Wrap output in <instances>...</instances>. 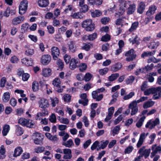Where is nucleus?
Listing matches in <instances>:
<instances>
[{
  "label": "nucleus",
  "mask_w": 161,
  "mask_h": 161,
  "mask_svg": "<svg viewBox=\"0 0 161 161\" xmlns=\"http://www.w3.org/2000/svg\"><path fill=\"white\" fill-rule=\"evenodd\" d=\"M148 98L147 97H142L137 100H134L132 102L129 104L128 108L130 109L138 108L137 106V104L142 102Z\"/></svg>",
  "instance_id": "4"
},
{
  "label": "nucleus",
  "mask_w": 161,
  "mask_h": 161,
  "mask_svg": "<svg viewBox=\"0 0 161 161\" xmlns=\"http://www.w3.org/2000/svg\"><path fill=\"white\" fill-rule=\"evenodd\" d=\"M49 4V0H39L38 4L39 6L42 7H45Z\"/></svg>",
  "instance_id": "29"
},
{
  "label": "nucleus",
  "mask_w": 161,
  "mask_h": 161,
  "mask_svg": "<svg viewBox=\"0 0 161 161\" xmlns=\"http://www.w3.org/2000/svg\"><path fill=\"white\" fill-rule=\"evenodd\" d=\"M125 56L126 57V60L127 61L133 60L136 57V55L133 49H131L126 52Z\"/></svg>",
  "instance_id": "9"
},
{
  "label": "nucleus",
  "mask_w": 161,
  "mask_h": 161,
  "mask_svg": "<svg viewBox=\"0 0 161 161\" xmlns=\"http://www.w3.org/2000/svg\"><path fill=\"white\" fill-rule=\"evenodd\" d=\"M154 66V64H148L145 67L143 68L144 69V71H145V73L147 71H150L151 70Z\"/></svg>",
  "instance_id": "51"
},
{
  "label": "nucleus",
  "mask_w": 161,
  "mask_h": 161,
  "mask_svg": "<svg viewBox=\"0 0 161 161\" xmlns=\"http://www.w3.org/2000/svg\"><path fill=\"white\" fill-rule=\"evenodd\" d=\"M138 38L137 36H136L135 37L134 39H132L131 38H130L129 39V41L130 43H131L132 44H134L135 43H136L137 44H139V42L137 40V39Z\"/></svg>",
  "instance_id": "57"
},
{
  "label": "nucleus",
  "mask_w": 161,
  "mask_h": 161,
  "mask_svg": "<svg viewBox=\"0 0 161 161\" xmlns=\"http://www.w3.org/2000/svg\"><path fill=\"white\" fill-rule=\"evenodd\" d=\"M68 45L69 50L73 53L75 52L76 49V47L75 45V42L72 41H70Z\"/></svg>",
  "instance_id": "33"
},
{
  "label": "nucleus",
  "mask_w": 161,
  "mask_h": 161,
  "mask_svg": "<svg viewBox=\"0 0 161 161\" xmlns=\"http://www.w3.org/2000/svg\"><path fill=\"white\" fill-rule=\"evenodd\" d=\"M148 85L147 81L143 82L141 86V91H161V87H158L156 88H148Z\"/></svg>",
  "instance_id": "12"
},
{
  "label": "nucleus",
  "mask_w": 161,
  "mask_h": 161,
  "mask_svg": "<svg viewBox=\"0 0 161 161\" xmlns=\"http://www.w3.org/2000/svg\"><path fill=\"white\" fill-rule=\"evenodd\" d=\"M133 147L132 146H129L125 149L124 153L125 154H129L133 150Z\"/></svg>",
  "instance_id": "54"
},
{
  "label": "nucleus",
  "mask_w": 161,
  "mask_h": 161,
  "mask_svg": "<svg viewBox=\"0 0 161 161\" xmlns=\"http://www.w3.org/2000/svg\"><path fill=\"white\" fill-rule=\"evenodd\" d=\"M23 152V149L20 147H16L14 151V156L17 157L20 156Z\"/></svg>",
  "instance_id": "30"
},
{
  "label": "nucleus",
  "mask_w": 161,
  "mask_h": 161,
  "mask_svg": "<svg viewBox=\"0 0 161 161\" xmlns=\"http://www.w3.org/2000/svg\"><path fill=\"white\" fill-rule=\"evenodd\" d=\"M159 45L158 42H152L148 46V47L151 49H153L156 48Z\"/></svg>",
  "instance_id": "48"
},
{
  "label": "nucleus",
  "mask_w": 161,
  "mask_h": 161,
  "mask_svg": "<svg viewBox=\"0 0 161 161\" xmlns=\"http://www.w3.org/2000/svg\"><path fill=\"white\" fill-rule=\"evenodd\" d=\"M52 74V70L49 68H45L42 69V75L45 77H48Z\"/></svg>",
  "instance_id": "20"
},
{
  "label": "nucleus",
  "mask_w": 161,
  "mask_h": 161,
  "mask_svg": "<svg viewBox=\"0 0 161 161\" xmlns=\"http://www.w3.org/2000/svg\"><path fill=\"white\" fill-rule=\"evenodd\" d=\"M69 137V135L66 134V136L62 137L63 142H62V145L68 148L71 147L74 145V143L72 139H69L66 141Z\"/></svg>",
  "instance_id": "6"
},
{
  "label": "nucleus",
  "mask_w": 161,
  "mask_h": 161,
  "mask_svg": "<svg viewBox=\"0 0 161 161\" xmlns=\"http://www.w3.org/2000/svg\"><path fill=\"white\" fill-rule=\"evenodd\" d=\"M124 117L122 115H119L114 121V125H116L122 121Z\"/></svg>",
  "instance_id": "56"
},
{
  "label": "nucleus",
  "mask_w": 161,
  "mask_h": 161,
  "mask_svg": "<svg viewBox=\"0 0 161 161\" xmlns=\"http://www.w3.org/2000/svg\"><path fill=\"white\" fill-rule=\"evenodd\" d=\"M146 138V136L145 133L143 132L140 134L139 140L136 144L137 148L140 147L142 146Z\"/></svg>",
  "instance_id": "19"
},
{
  "label": "nucleus",
  "mask_w": 161,
  "mask_h": 161,
  "mask_svg": "<svg viewBox=\"0 0 161 161\" xmlns=\"http://www.w3.org/2000/svg\"><path fill=\"white\" fill-rule=\"evenodd\" d=\"M71 16L73 19H81L83 18L84 15L81 12H76L72 14Z\"/></svg>",
  "instance_id": "31"
},
{
  "label": "nucleus",
  "mask_w": 161,
  "mask_h": 161,
  "mask_svg": "<svg viewBox=\"0 0 161 161\" xmlns=\"http://www.w3.org/2000/svg\"><path fill=\"white\" fill-rule=\"evenodd\" d=\"M29 25L28 23L23 24L21 26V30L22 33H25L29 29Z\"/></svg>",
  "instance_id": "44"
},
{
  "label": "nucleus",
  "mask_w": 161,
  "mask_h": 161,
  "mask_svg": "<svg viewBox=\"0 0 161 161\" xmlns=\"http://www.w3.org/2000/svg\"><path fill=\"white\" fill-rule=\"evenodd\" d=\"M93 75L89 73H86L85 75L84 79L86 81H89L92 78Z\"/></svg>",
  "instance_id": "55"
},
{
  "label": "nucleus",
  "mask_w": 161,
  "mask_h": 161,
  "mask_svg": "<svg viewBox=\"0 0 161 161\" xmlns=\"http://www.w3.org/2000/svg\"><path fill=\"white\" fill-rule=\"evenodd\" d=\"M25 19L24 16H19L14 18L12 21V23L14 25H17L22 23Z\"/></svg>",
  "instance_id": "17"
},
{
  "label": "nucleus",
  "mask_w": 161,
  "mask_h": 161,
  "mask_svg": "<svg viewBox=\"0 0 161 161\" xmlns=\"http://www.w3.org/2000/svg\"><path fill=\"white\" fill-rule=\"evenodd\" d=\"M25 48V54L26 55H31L34 54V50L30 46H26Z\"/></svg>",
  "instance_id": "28"
},
{
  "label": "nucleus",
  "mask_w": 161,
  "mask_h": 161,
  "mask_svg": "<svg viewBox=\"0 0 161 161\" xmlns=\"http://www.w3.org/2000/svg\"><path fill=\"white\" fill-rule=\"evenodd\" d=\"M152 94L153 95V98L154 100L159 98L161 96V91H153Z\"/></svg>",
  "instance_id": "40"
},
{
  "label": "nucleus",
  "mask_w": 161,
  "mask_h": 161,
  "mask_svg": "<svg viewBox=\"0 0 161 161\" xmlns=\"http://www.w3.org/2000/svg\"><path fill=\"white\" fill-rule=\"evenodd\" d=\"M80 97L83 100L81 99L79 100V103L80 104H82L84 106H86L88 105V100L86 98L87 95L85 93H83L80 95Z\"/></svg>",
  "instance_id": "14"
},
{
  "label": "nucleus",
  "mask_w": 161,
  "mask_h": 161,
  "mask_svg": "<svg viewBox=\"0 0 161 161\" xmlns=\"http://www.w3.org/2000/svg\"><path fill=\"white\" fill-rule=\"evenodd\" d=\"M139 23L137 21H136L132 23L131 26L129 29L128 31L130 32H132L135 31L138 27Z\"/></svg>",
  "instance_id": "35"
},
{
  "label": "nucleus",
  "mask_w": 161,
  "mask_h": 161,
  "mask_svg": "<svg viewBox=\"0 0 161 161\" xmlns=\"http://www.w3.org/2000/svg\"><path fill=\"white\" fill-rule=\"evenodd\" d=\"M33 137L34 138V143L35 144L40 145L43 144V138L40 133L37 132L34 133L33 135Z\"/></svg>",
  "instance_id": "11"
},
{
  "label": "nucleus",
  "mask_w": 161,
  "mask_h": 161,
  "mask_svg": "<svg viewBox=\"0 0 161 161\" xmlns=\"http://www.w3.org/2000/svg\"><path fill=\"white\" fill-rule=\"evenodd\" d=\"M109 143V141L108 140L105 141L104 142H102V143L100 145H98L99 147V148H101L102 149H104L106 147Z\"/></svg>",
  "instance_id": "59"
},
{
  "label": "nucleus",
  "mask_w": 161,
  "mask_h": 161,
  "mask_svg": "<svg viewBox=\"0 0 161 161\" xmlns=\"http://www.w3.org/2000/svg\"><path fill=\"white\" fill-rule=\"evenodd\" d=\"M48 114L47 111L44 110V112H38L37 113L35 117V119L36 120H42L43 119L42 118L44 117L46 115Z\"/></svg>",
  "instance_id": "21"
},
{
  "label": "nucleus",
  "mask_w": 161,
  "mask_h": 161,
  "mask_svg": "<svg viewBox=\"0 0 161 161\" xmlns=\"http://www.w3.org/2000/svg\"><path fill=\"white\" fill-rule=\"evenodd\" d=\"M6 82V79L5 77H3L0 80V86L1 87H3Z\"/></svg>",
  "instance_id": "63"
},
{
  "label": "nucleus",
  "mask_w": 161,
  "mask_h": 161,
  "mask_svg": "<svg viewBox=\"0 0 161 161\" xmlns=\"http://www.w3.org/2000/svg\"><path fill=\"white\" fill-rule=\"evenodd\" d=\"M45 149L44 147H38L35 149V151L37 153H41L44 151Z\"/></svg>",
  "instance_id": "58"
},
{
  "label": "nucleus",
  "mask_w": 161,
  "mask_h": 161,
  "mask_svg": "<svg viewBox=\"0 0 161 161\" xmlns=\"http://www.w3.org/2000/svg\"><path fill=\"white\" fill-rule=\"evenodd\" d=\"M28 121L27 123V125L26 127L29 128H33L35 126V123L34 121L32 120L28 119Z\"/></svg>",
  "instance_id": "53"
},
{
  "label": "nucleus",
  "mask_w": 161,
  "mask_h": 161,
  "mask_svg": "<svg viewBox=\"0 0 161 161\" xmlns=\"http://www.w3.org/2000/svg\"><path fill=\"white\" fill-rule=\"evenodd\" d=\"M135 95V93L134 92H131L128 94L125 95L123 97L125 100H128L131 98Z\"/></svg>",
  "instance_id": "62"
},
{
  "label": "nucleus",
  "mask_w": 161,
  "mask_h": 161,
  "mask_svg": "<svg viewBox=\"0 0 161 161\" xmlns=\"http://www.w3.org/2000/svg\"><path fill=\"white\" fill-rule=\"evenodd\" d=\"M92 45L91 43H84V45L82 47V49L86 51H88L90 50Z\"/></svg>",
  "instance_id": "47"
},
{
  "label": "nucleus",
  "mask_w": 161,
  "mask_h": 161,
  "mask_svg": "<svg viewBox=\"0 0 161 161\" xmlns=\"http://www.w3.org/2000/svg\"><path fill=\"white\" fill-rule=\"evenodd\" d=\"M110 39V36L108 34H106L103 36L101 38V40L103 42H107Z\"/></svg>",
  "instance_id": "64"
},
{
  "label": "nucleus",
  "mask_w": 161,
  "mask_h": 161,
  "mask_svg": "<svg viewBox=\"0 0 161 161\" xmlns=\"http://www.w3.org/2000/svg\"><path fill=\"white\" fill-rule=\"evenodd\" d=\"M119 2L120 3L119 5V9L118 13H115V16L117 17L122 15L124 13L125 8H127V3H126L129 1H125V0H118Z\"/></svg>",
  "instance_id": "1"
},
{
  "label": "nucleus",
  "mask_w": 161,
  "mask_h": 161,
  "mask_svg": "<svg viewBox=\"0 0 161 161\" xmlns=\"http://www.w3.org/2000/svg\"><path fill=\"white\" fill-rule=\"evenodd\" d=\"M145 147H143L140 148L138 151V153L140 154V155L138 157H140V159L143 156H144L145 158H147L149 155L150 149H145Z\"/></svg>",
  "instance_id": "10"
},
{
  "label": "nucleus",
  "mask_w": 161,
  "mask_h": 161,
  "mask_svg": "<svg viewBox=\"0 0 161 161\" xmlns=\"http://www.w3.org/2000/svg\"><path fill=\"white\" fill-rule=\"evenodd\" d=\"M79 60L78 59L72 58L71 59L70 63V67L71 69H73L76 67Z\"/></svg>",
  "instance_id": "27"
},
{
  "label": "nucleus",
  "mask_w": 161,
  "mask_h": 161,
  "mask_svg": "<svg viewBox=\"0 0 161 161\" xmlns=\"http://www.w3.org/2000/svg\"><path fill=\"white\" fill-rule=\"evenodd\" d=\"M82 25L87 31H92L95 29V25L91 19H87L84 21Z\"/></svg>",
  "instance_id": "2"
},
{
  "label": "nucleus",
  "mask_w": 161,
  "mask_h": 161,
  "mask_svg": "<svg viewBox=\"0 0 161 161\" xmlns=\"http://www.w3.org/2000/svg\"><path fill=\"white\" fill-rule=\"evenodd\" d=\"M120 129V126L119 125L115 126L112 130V134L114 136L119 133Z\"/></svg>",
  "instance_id": "50"
},
{
  "label": "nucleus",
  "mask_w": 161,
  "mask_h": 161,
  "mask_svg": "<svg viewBox=\"0 0 161 161\" xmlns=\"http://www.w3.org/2000/svg\"><path fill=\"white\" fill-rule=\"evenodd\" d=\"M39 107L41 108L45 109L48 107L49 103L47 100L42 98L38 102Z\"/></svg>",
  "instance_id": "13"
},
{
  "label": "nucleus",
  "mask_w": 161,
  "mask_h": 161,
  "mask_svg": "<svg viewBox=\"0 0 161 161\" xmlns=\"http://www.w3.org/2000/svg\"><path fill=\"white\" fill-rule=\"evenodd\" d=\"M119 76V73H114L112 74L108 77V80L110 81H113L116 80Z\"/></svg>",
  "instance_id": "41"
},
{
  "label": "nucleus",
  "mask_w": 161,
  "mask_h": 161,
  "mask_svg": "<svg viewBox=\"0 0 161 161\" xmlns=\"http://www.w3.org/2000/svg\"><path fill=\"white\" fill-rule=\"evenodd\" d=\"M102 14V12L100 10H96L92 12L91 13L92 17L94 18L100 16Z\"/></svg>",
  "instance_id": "43"
},
{
  "label": "nucleus",
  "mask_w": 161,
  "mask_h": 161,
  "mask_svg": "<svg viewBox=\"0 0 161 161\" xmlns=\"http://www.w3.org/2000/svg\"><path fill=\"white\" fill-rule=\"evenodd\" d=\"M6 153V149L3 145H1L0 149V159H3L6 157L5 155Z\"/></svg>",
  "instance_id": "32"
},
{
  "label": "nucleus",
  "mask_w": 161,
  "mask_h": 161,
  "mask_svg": "<svg viewBox=\"0 0 161 161\" xmlns=\"http://www.w3.org/2000/svg\"><path fill=\"white\" fill-rule=\"evenodd\" d=\"M97 91H93L92 93V95L93 99H96L97 101L101 100L103 97L102 94L98 95Z\"/></svg>",
  "instance_id": "26"
},
{
  "label": "nucleus",
  "mask_w": 161,
  "mask_h": 161,
  "mask_svg": "<svg viewBox=\"0 0 161 161\" xmlns=\"http://www.w3.org/2000/svg\"><path fill=\"white\" fill-rule=\"evenodd\" d=\"M51 58L49 55H43L41 58V63L44 65H47L50 62Z\"/></svg>",
  "instance_id": "16"
},
{
  "label": "nucleus",
  "mask_w": 161,
  "mask_h": 161,
  "mask_svg": "<svg viewBox=\"0 0 161 161\" xmlns=\"http://www.w3.org/2000/svg\"><path fill=\"white\" fill-rule=\"evenodd\" d=\"M156 9L157 7L155 5H152L151 6L146 13V15L148 16H150L155 13Z\"/></svg>",
  "instance_id": "22"
},
{
  "label": "nucleus",
  "mask_w": 161,
  "mask_h": 161,
  "mask_svg": "<svg viewBox=\"0 0 161 161\" xmlns=\"http://www.w3.org/2000/svg\"><path fill=\"white\" fill-rule=\"evenodd\" d=\"M159 119L158 118H156L154 120H150L146 125L145 127L147 128H149L150 130H152L156 126L159 125Z\"/></svg>",
  "instance_id": "5"
},
{
  "label": "nucleus",
  "mask_w": 161,
  "mask_h": 161,
  "mask_svg": "<svg viewBox=\"0 0 161 161\" xmlns=\"http://www.w3.org/2000/svg\"><path fill=\"white\" fill-rule=\"evenodd\" d=\"M10 98V94L8 92H5L2 97V100L3 102L4 103L8 102Z\"/></svg>",
  "instance_id": "38"
},
{
  "label": "nucleus",
  "mask_w": 161,
  "mask_h": 161,
  "mask_svg": "<svg viewBox=\"0 0 161 161\" xmlns=\"http://www.w3.org/2000/svg\"><path fill=\"white\" fill-rule=\"evenodd\" d=\"M51 50L53 58L54 60L57 59L60 53L58 48L56 47H53L51 48Z\"/></svg>",
  "instance_id": "15"
},
{
  "label": "nucleus",
  "mask_w": 161,
  "mask_h": 161,
  "mask_svg": "<svg viewBox=\"0 0 161 161\" xmlns=\"http://www.w3.org/2000/svg\"><path fill=\"white\" fill-rule=\"evenodd\" d=\"M22 63L27 66H31L32 65L33 60L31 58H24L21 60Z\"/></svg>",
  "instance_id": "24"
},
{
  "label": "nucleus",
  "mask_w": 161,
  "mask_h": 161,
  "mask_svg": "<svg viewBox=\"0 0 161 161\" xmlns=\"http://www.w3.org/2000/svg\"><path fill=\"white\" fill-rule=\"evenodd\" d=\"M28 2L26 0L22 1L19 6V13L22 15L25 13L28 7Z\"/></svg>",
  "instance_id": "7"
},
{
  "label": "nucleus",
  "mask_w": 161,
  "mask_h": 161,
  "mask_svg": "<svg viewBox=\"0 0 161 161\" xmlns=\"http://www.w3.org/2000/svg\"><path fill=\"white\" fill-rule=\"evenodd\" d=\"M129 7L127 8V14L130 15L134 13L136 10V4L134 3H132L131 1H127L126 3Z\"/></svg>",
  "instance_id": "8"
},
{
  "label": "nucleus",
  "mask_w": 161,
  "mask_h": 161,
  "mask_svg": "<svg viewBox=\"0 0 161 161\" xmlns=\"http://www.w3.org/2000/svg\"><path fill=\"white\" fill-rule=\"evenodd\" d=\"M122 67V65L120 63H117L113 65L111 68V69L114 72H116L119 70Z\"/></svg>",
  "instance_id": "37"
},
{
  "label": "nucleus",
  "mask_w": 161,
  "mask_h": 161,
  "mask_svg": "<svg viewBox=\"0 0 161 161\" xmlns=\"http://www.w3.org/2000/svg\"><path fill=\"white\" fill-rule=\"evenodd\" d=\"M61 82L59 78H55L53 81L52 84L55 86L59 87L60 84Z\"/></svg>",
  "instance_id": "46"
},
{
  "label": "nucleus",
  "mask_w": 161,
  "mask_h": 161,
  "mask_svg": "<svg viewBox=\"0 0 161 161\" xmlns=\"http://www.w3.org/2000/svg\"><path fill=\"white\" fill-rule=\"evenodd\" d=\"M146 119L145 116H143L140 118L136 124V126L138 128H140L142 125L144 120Z\"/></svg>",
  "instance_id": "42"
},
{
  "label": "nucleus",
  "mask_w": 161,
  "mask_h": 161,
  "mask_svg": "<svg viewBox=\"0 0 161 161\" xmlns=\"http://www.w3.org/2000/svg\"><path fill=\"white\" fill-rule=\"evenodd\" d=\"M145 5L144 3L143 2H140L138 4L137 12L140 14H142L145 9Z\"/></svg>",
  "instance_id": "23"
},
{
  "label": "nucleus",
  "mask_w": 161,
  "mask_h": 161,
  "mask_svg": "<svg viewBox=\"0 0 161 161\" xmlns=\"http://www.w3.org/2000/svg\"><path fill=\"white\" fill-rule=\"evenodd\" d=\"M47 85L45 84H41V86H40L38 82L36 81H34L32 83V88L33 91H37L40 90H46L47 89Z\"/></svg>",
  "instance_id": "3"
},
{
  "label": "nucleus",
  "mask_w": 161,
  "mask_h": 161,
  "mask_svg": "<svg viewBox=\"0 0 161 161\" xmlns=\"http://www.w3.org/2000/svg\"><path fill=\"white\" fill-rule=\"evenodd\" d=\"M108 70L107 68H105L103 69H101L99 70V73L101 75H103L106 74Z\"/></svg>",
  "instance_id": "61"
},
{
  "label": "nucleus",
  "mask_w": 161,
  "mask_h": 161,
  "mask_svg": "<svg viewBox=\"0 0 161 161\" xmlns=\"http://www.w3.org/2000/svg\"><path fill=\"white\" fill-rule=\"evenodd\" d=\"M58 119L61 123L68 125L69 123V120L67 118H61L60 117H58Z\"/></svg>",
  "instance_id": "45"
},
{
  "label": "nucleus",
  "mask_w": 161,
  "mask_h": 161,
  "mask_svg": "<svg viewBox=\"0 0 161 161\" xmlns=\"http://www.w3.org/2000/svg\"><path fill=\"white\" fill-rule=\"evenodd\" d=\"M28 119L24 118H21L18 120V123L22 126H26L27 123L28 122Z\"/></svg>",
  "instance_id": "39"
},
{
  "label": "nucleus",
  "mask_w": 161,
  "mask_h": 161,
  "mask_svg": "<svg viewBox=\"0 0 161 161\" xmlns=\"http://www.w3.org/2000/svg\"><path fill=\"white\" fill-rule=\"evenodd\" d=\"M15 133L17 135H21L23 133V130L22 128L18 125H15Z\"/></svg>",
  "instance_id": "34"
},
{
  "label": "nucleus",
  "mask_w": 161,
  "mask_h": 161,
  "mask_svg": "<svg viewBox=\"0 0 161 161\" xmlns=\"http://www.w3.org/2000/svg\"><path fill=\"white\" fill-rule=\"evenodd\" d=\"M10 129V127L9 125H4L2 131V134L4 136H6Z\"/></svg>",
  "instance_id": "36"
},
{
  "label": "nucleus",
  "mask_w": 161,
  "mask_h": 161,
  "mask_svg": "<svg viewBox=\"0 0 161 161\" xmlns=\"http://www.w3.org/2000/svg\"><path fill=\"white\" fill-rule=\"evenodd\" d=\"M155 102L154 101L150 100L144 103L143 105V107L144 109H147L153 106Z\"/></svg>",
  "instance_id": "25"
},
{
  "label": "nucleus",
  "mask_w": 161,
  "mask_h": 161,
  "mask_svg": "<svg viewBox=\"0 0 161 161\" xmlns=\"http://www.w3.org/2000/svg\"><path fill=\"white\" fill-rule=\"evenodd\" d=\"M97 37V34L94 33L87 36L88 40L90 41H92Z\"/></svg>",
  "instance_id": "52"
},
{
  "label": "nucleus",
  "mask_w": 161,
  "mask_h": 161,
  "mask_svg": "<svg viewBox=\"0 0 161 161\" xmlns=\"http://www.w3.org/2000/svg\"><path fill=\"white\" fill-rule=\"evenodd\" d=\"M134 80L135 78L133 76H130L126 80V82L128 84L132 83Z\"/></svg>",
  "instance_id": "60"
},
{
  "label": "nucleus",
  "mask_w": 161,
  "mask_h": 161,
  "mask_svg": "<svg viewBox=\"0 0 161 161\" xmlns=\"http://www.w3.org/2000/svg\"><path fill=\"white\" fill-rule=\"evenodd\" d=\"M50 100L51 102V104L53 107H55L57 104L59 102V100L58 98L56 97L54 98H50Z\"/></svg>",
  "instance_id": "49"
},
{
  "label": "nucleus",
  "mask_w": 161,
  "mask_h": 161,
  "mask_svg": "<svg viewBox=\"0 0 161 161\" xmlns=\"http://www.w3.org/2000/svg\"><path fill=\"white\" fill-rule=\"evenodd\" d=\"M63 153L65 154L63 157L64 159H70L72 157L71 150L69 148L64 149Z\"/></svg>",
  "instance_id": "18"
}]
</instances>
